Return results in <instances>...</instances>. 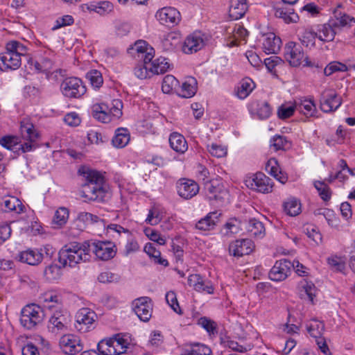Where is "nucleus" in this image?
<instances>
[{
    "label": "nucleus",
    "instance_id": "nucleus-1",
    "mask_svg": "<svg viewBox=\"0 0 355 355\" xmlns=\"http://www.w3.org/2000/svg\"><path fill=\"white\" fill-rule=\"evenodd\" d=\"M78 173L85 180L82 185V197L90 201L105 202L108 200L110 195L101 173L87 166H81Z\"/></svg>",
    "mask_w": 355,
    "mask_h": 355
},
{
    "label": "nucleus",
    "instance_id": "nucleus-2",
    "mask_svg": "<svg viewBox=\"0 0 355 355\" xmlns=\"http://www.w3.org/2000/svg\"><path fill=\"white\" fill-rule=\"evenodd\" d=\"M336 19H331L328 23L318 26V38L324 42L334 40L337 30L342 27L352 26L355 24V19L347 14L335 12Z\"/></svg>",
    "mask_w": 355,
    "mask_h": 355
},
{
    "label": "nucleus",
    "instance_id": "nucleus-3",
    "mask_svg": "<svg viewBox=\"0 0 355 355\" xmlns=\"http://www.w3.org/2000/svg\"><path fill=\"white\" fill-rule=\"evenodd\" d=\"M44 318V313L41 306L35 304L25 306L21 312L20 322L26 329H35Z\"/></svg>",
    "mask_w": 355,
    "mask_h": 355
},
{
    "label": "nucleus",
    "instance_id": "nucleus-4",
    "mask_svg": "<svg viewBox=\"0 0 355 355\" xmlns=\"http://www.w3.org/2000/svg\"><path fill=\"white\" fill-rule=\"evenodd\" d=\"M60 90L65 97L69 98H78L87 92L82 80L76 77L64 78L60 85Z\"/></svg>",
    "mask_w": 355,
    "mask_h": 355
},
{
    "label": "nucleus",
    "instance_id": "nucleus-5",
    "mask_svg": "<svg viewBox=\"0 0 355 355\" xmlns=\"http://www.w3.org/2000/svg\"><path fill=\"white\" fill-rule=\"evenodd\" d=\"M77 243L64 245L58 253V261L63 267H73L80 261H83V254L78 251Z\"/></svg>",
    "mask_w": 355,
    "mask_h": 355
},
{
    "label": "nucleus",
    "instance_id": "nucleus-6",
    "mask_svg": "<svg viewBox=\"0 0 355 355\" xmlns=\"http://www.w3.org/2000/svg\"><path fill=\"white\" fill-rule=\"evenodd\" d=\"M284 57L291 66L298 67L302 62H304V66H311L309 58L303 52L300 45L293 42H288L284 48Z\"/></svg>",
    "mask_w": 355,
    "mask_h": 355
},
{
    "label": "nucleus",
    "instance_id": "nucleus-7",
    "mask_svg": "<svg viewBox=\"0 0 355 355\" xmlns=\"http://www.w3.org/2000/svg\"><path fill=\"white\" fill-rule=\"evenodd\" d=\"M245 185L251 189L263 193H270L272 191L273 182L272 179L264 173L259 172L245 180Z\"/></svg>",
    "mask_w": 355,
    "mask_h": 355
},
{
    "label": "nucleus",
    "instance_id": "nucleus-8",
    "mask_svg": "<svg viewBox=\"0 0 355 355\" xmlns=\"http://www.w3.org/2000/svg\"><path fill=\"white\" fill-rule=\"evenodd\" d=\"M97 318L94 311L88 308L80 309L76 315L75 327L80 332L89 331L94 328V322Z\"/></svg>",
    "mask_w": 355,
    "mask_h": 355
},
{
    "label": "nucleus",
    "instance_id": "nucleus-9",
    "mask_svg": "<svg viewBox=\"0 0 355 355\" xmlns=\"http://www.w3.org/2000/svg\"><path fill=\"white\" fill-rule=\"evenodd\" d=\"M294 266L295 263L286 259L277 261L269 272V277L275 282L282 281L288 276Z\"/></svg>",
    "mask_w": 355,
    "mask_h": 355
},
{
    "label": "nucleus",
    "instance_id": "nucleus-10",
    "mask_svg": "<svg viewBox=\"0 0 355 355\" xmlns=\"http://www.w3.org/2000/svg\"><path fill=\"white\" fill-rule=\"evenodd\" d=\"M157 19L163 25L174 26L181 20L180 12L173 7H164L159 10L155 15Z\"/></svg>",
    "mask_w": 355,
    "mask_h": 355
},
{
    "label": "nucleus",
    "instance_id": "nucleus-11",
    "mask_svg": "<svg viewBox=\"0 0 355 355\" xmlns=\"http://www.w3.org/2000/svg\"><path fill=\"white\" fill-rule=\"evenodd\" d=\"M320 109L324 112H331L336 110L342 104V99L333 90H325L321 94Z\"/></svg>",
    "mask_w": 355,
    "mask_h": 355
},
{
    "label": "nucleus",
    "instance_id": "nucleus-12",
    "mask_svg": "<svg viewBox=\"0 0 355 355\" xmlns=\"http://www.w3.org/2000/svg\"><path fill=\"white\" fill-rule=\"evenodd\" d=\"M133 310L139 318L144 322H148L152 316L151 300L148 297H141L132 302Z\"/></svg>",
    "mask_w": 355,
    "mask_h": 355
},
{
    "label": "nucleus",
    "instance_id": "nucleus-13",
    "mask_svg": "<svg viewBox=\"0 0 355 355\" xmlns=\"http://www.w3.org/2000/svg\"><path fill=\"white\" fill-rule=\"evenodd\" d=\"M60 345L64 353L74 355L83 350L80 338L73 334H66L61 337Z\"/></svg>",
    "mask_w": 355,
    "mask_h": 355
},
{
    "label": "nucleus",
    "instance_id": "nucleus-14",
    "mask_svg": "<svg viewBox=\"0 0 355 355\" xmlns=\"http://www.w3.org/2000/svg\"><path fill=\"white\" fill-rule=\"evenodd\" d=\"M254 243L248 239H243L232 242L229 245V252L234 257L249 254L254 249Z\"/></svg>",
    "mask_w": 355,
    "mask_h": 355
},
{
    "label": "nucleus",
    "instance_id": "nucleus-15",
    "mask_svg": "<svg viewBox=\"0 0 355 355\" xmlns=\"http://www.w3.org/2000/svg\"><path fill=\"white\" fill-rule=\"evenodd\" d=\"M21 66V58L13 51H9L6 48V51L0 53V70H15Z\"/></svg>",
    "mask_w": 355,
    "mask_h": 355
},
{
    "label": "nucleus",
    "instance_id": "nucleus-16",
    "mask_svg": "<svg viewBox=\"0 0 355 355\" xmlns=\"http://www.w3.org/2000/svg\"><path fill=\"white\" fill-rule=\"evenodd\" d=\"M93 245V252L101 260H109L116 254V250H114V245H112L110 242L97 241L94 243Z\"/></svg>",
    "mask_w": 355,
    "mask_h": 355
},
{
    "label": "nucleus",
    "instance_id": "nucleus-17",
    "mask_svg": "<svg viewBox=\"0 0 355 355\" xmlns=\"http://www.w3.org/2000/svg\"><path fill=\"white\" fill-rule=\"evenodd\" d=\"M199 191L198 184L191 180L181 179L178 184V193L184 199H190Z\"/></svg>",
    "mask_w": 355,
    "mask_h": 355
},
{
    "label": "nucleus",
    "instance_id": "nucleus-18",
    "mask_svg": "<svg viewBox=\"0 0 355 355\" xmlns=\"http://www.w3.org/2000/svg\"><path fill=\"white\" fill-rule=\"evenodd\" d=\"M190 286L198 292H205L208 294L214 293V288L210 281L205 280L199 274H192L188 278Z\"/></svg>",
    "mask_w": 355,
    "mask_h": 355
},
{
    "label": "nucleus",
    "instance_id": "nucleus-19",
    "mask_svg": "<svg viewBox=\"0 0 355 355\" xmlns=\"http://www.w3.org/2000/svg\"><path fill=\"white\" fill-rule=\"evenodd\" d=\"M67 324L68 318L67 315L56 311L49 320L48 329L51 332L57 334L67 330Z\"/></svg>",
    "mask_w": 355,
    "mask_h": 355
},
{
    "label": "nucleus",
    "instance_id": "nucleus-20",
    "mask_svg": "<svg viewBox=\"0 0 355 355\" xmlns=\"http://www.w3.org/2000/svg\"><path fill=\"white\" fill-rule=\"evenodd\" d=\"M204 44L200 33H193L186 38L182 46V51L187 54L196 53L200 50Z\"/></svg>",
    "mask_w": 355,
    "mask_h": 355
},
{
    "label": "nucleus",
    "instance_id": "nucleus-21",
    "mask_svg": "<svg viewBox=\"0 0 355 355\" xmlns=\"http://www.w3.org/2000/svg\"><path fill=\"white\" fill-rule=\"evenodd\" d=\"M44 255L38 250L28 249L20 252L17 259L21 263L31 266H37L42 262Z\"/></svg>",
    "mask_w": 355,
    "mask_h": 355
},
{
    "label": "nucleus",
    "instance_id": "nucleus-22",
    "mask_svg": "<svg viewBox=\"0 0 355 355\" xmlns=\"http://www.w3.org/2000/svg\"><path fill=\"white\" fill-rule=\"evenodd\" d=\"M248 10L246 0H231L229 16L232 20H237L244 16Z\"/></svg>",
    "mask_w": 355,
    "mask_h": 355
},
{
    "label": "nucleus",
    "instance_id": "nucleus-23",
    "mask_svg": "<svg viewBox=\"0 0 355 355\" xmlns=\"http://www.w3.org/2000/svg\"><path fill=\"white\" fill-rule=\"evenodd\" d=\"M275 15L277 17L282 18L285 23H297L299 20V16L295 12L294 9L290 8L282 5L275 7Z\"/></svg>",
    "mask_w": 355,
    "mask_h": 355
},
{
    "label": "nucleus",
    "instance_id": "nucleus-24",
    "mask_svg": "<svg viewBox=\"0 0 355 355\" xmlns=\"http://www.w3.org/2000/svg\"><path fill=\"white\" fill-rule=\"evenodd\" d=\"M108 110L109 106L105 103L95 104L92 107V116L102 123H109L112 120V117Z\"/></svg>",
    "mask_w": 355,
    "mask_h": 355
},
{
    "label": "nucleus",
    "instance_id": "nucleus-25",
    "mask_svg": "<svg viewBox=\"0 0 355 355\" xmlns=\"http://www.w3.org/2000/svg\"><path fill=\"white\" fill-rule=\"evenodd\" d=\"M20 130L22 137L31 142L35 141L39 136L33 124L27 119H24L21 121Z\"/></svg>",
    "mask_w": 355,
    "mask_h": 355
},
{
    "label": "nucleus",
    "instance_id": "nucleus-26",
    "mask_svg": "<svg viewBox=\"0 0 355 355\" xmlns=\"http://www.w3.org/2000/svg\"><path fill=\"white\" fill-rule=\"evenodd\" d=\"M252 112H256L257 116L260 119H268L271 113L272 109L269 103L266 101H254L250 105Z\"/></svg>",
    "mask_w": 355,
    "mask_h": 355
},
{
    "label": "nucleus",
    "instance_id": "nucleus-27",
    "mask_svg": "<svg viewBox=\"0 0 355 355\" xmlns=\"http://www.w3.org/2000/svg\"><path fill=\"white\" fill-rule=\"evenodd\" d=\"M171 147L176 152L184 153L188 148L185 138L178 132H173L169 137Z\"/></svg>",
    "mask_w": 355,
    "mask_h": 355
},
{
    "label": "nucleus",
    "instance_id": "nucleus-28",
    "mask_svg": "<svg viewBox=\"0 0 355 355\" xmlns=\"http://www.w3.org/2000/svg\"><path fill=\"white\" fill-rule=\"evenodd\" d=\"M219 215L216 211L209 213L196 223V227L204 231L212 230L218 221Z\"/></svg>",
    "mask_w": 355,
    "mask_h": 355
},
{
    "label": "nucleus",
    "instance_id": "nucleus-29",
    "mask_svg": "<svg viewBox=\"0 0 355 355\" xmlns=\"http://www.w3.org/2000/svg\"><path fill=\"white\" fill-rule=\"evenodd\" d=\"M281 44V39L279 37L275 36L274 34H271L267 37L263 45L266 53L276 54L280 50Z\"/></svg>",
    "mask_w": 355,
    "mask_h": 355
},
{
    "label": "nucleus",
    "instance_id": "nucleus-30",
    "mask_svg": "<svg viewBox=\"0 0 355 355\" xmlns=\"http://www.w3.org/2000/svg\"><path fill=\"white\" fill-rule=\"evenodd\" d=\"M130 141V134L127 128H120L116 130L114 137L112 142L114 146L116 148L125 147Z\"/></svg>",
    "mask_w": 355,
    "mask_h": 355
},
{
    "label": "nucleus",
    "instance_id": "nucleus-31",
    "mask_svg": "<svg viewBox=\"0 0 355 355\" xmlns=\"http://www.w3.org/2000/svg\"><path fill=\"white\" fill-rule=\"evenodd\" d=\"M166 58L160 57L153 60L149 67L150 72L153 74H162L166 73L170 67Z\"/></svg>",
    "mask_w": 355,
    "mask_h": 355
},
{
    "label": "nucleus",
    "instance_id": "nucleus-32",
    "mask_svg": "<svg viewBox=\"0 0 355 355\" xmlns=\"http://www.w3.org/2000/svg\"><path fill=\"white\" fill-rule=\"evenodd\" d=\"M180 89L179 81L172 75H167L162 81V89L164 93L169 94L175 92L178 94Z\"/></svg>",
    "mask_w": 355,
    "mask_h": 355
},
{
    "label": "nucleus",
    "instance_id": "nucleus-33",
    "mask_svg": "<svg viewBox=\"0 0 355 355\" xmlns=\"http://www.w3.org/2000/svg\"><path fill=\"white\" fill-rule=\"evenodd\" d=\"M255 87V84L250 78L242 80L240 86L238 87L237 96L241 99L245 98Z\"/></svg>",
    "mask_w": 355,
    "mask_h": 355
},
{
    "label": "nucleus",
    "instance_id": "nucleus-34",
    "mask_svg": "<svg viewBox=\"0 0 355 355\" xmlns=\"http://www.w3.org/2000/svg\"><path fill=\"white\" fill-rule=\"evenodd\" d=\"M196 80L194 78H190L184 82L180 87L178 94L183 98H191L196 92Z\"/></svg>",
    "mask_w": 355,
    "mask_h": 355
},
{
    "label": "nucleus",
    "instance_id": "nucleus-35",
    "mask_svg": "<svg viewBox=\"0 0 355 355\" xmlns=\"http://www.w3.org/2000/svg\"><path fill=\"white\" fill-rule=\"evenodd\" d=\"M144 251L153 259L155 263L164 266H167L168 262L161 257V252L157 250L155 245L150 243H147L144 247Z\"/></svg>",
    "mask_w": 355,
    "mask_h": 355
},
{
    "label": "nucleus",
    "instance_id": "nucleus-36",
    "mask_svg": "<svg viewBox=\"0 0 355 355\" xmlns=\"http://www.w3.org/2000/svg\"><path fill=\"white\" fill-rule=\"evenodd\" d=\"M270 167L269 169V173L275 177L281 183H285L288 178L284 175L281 171H279V166H277V162L275 159H270L268 161L266 168Z\"/></svg>",
    "mask_w": 355,
    "mask_h": 355
},
{
    "label": "nucleus",
    "instance_id": "nucleus-37",
    "mask_svg": "<svg viewBox=\"0 0 355 355\" xmlns=\"http://www.w3.org/2000/svg\"><path fill=\"white\" fill-rule=\"evenodd\" d=\"M284 210L286 214L291 216H295L301 211V205L295 199H290L284 203Z\"/></svg>",
    "mask_w": 355,
    "mask_h": 355
},
{
    "label": "nucleus",
    "instance_id": "nucleus-38",
    "mask_svg": "<svg viewBox=\"0 0 355 355\" xmlns=\"http://www.w3.org/2000/svg\"><path fill=\"white\" fill-rule=\"evenodd\" d=\"M44 276L49 282L56 281L61 277V268L55 264H51L46 267Z\"/></svg>",
    "mask_w": 355,
    "mask_h": 355
},
{
    "label": "nucleus",
    "instance_id": "nucleus-39",
    "mask_svg": "<svg viewBox=\"0 0 355 355\" xmlns=\"http://www.w3.org/2000/svg\"><path fill=\"white\" fill-rule=\"evenodd\" d=\"M198 324L205 329L210 336L217 334L216 323L207 317H201L198 320Z\"/></svg>",
    "mask_w": 355,
    "mask_h": 355
},
{
    "label": "nucleus",
    "instance_id": "nucleus-40",
    "mask_svg": "<svg viewBox=\"0 0 355 355\" xmlns=\"http://www.w3.org/2000/svg\"><path fill=\"white\" fill-rule=\"evenodd\" d=\"M247 229L248 232L254 236H261L265 232L263 223L255 218H252L249 220Z\"/></svg>",
    "mask_w": 355,
    "mask_h": 355
},
{
    "label": "nucleus",
    "instance_id": "nucleus-41",
    "mask_svg": "<svg viewBox=\"0 0 355 355\" xmlns=\"http://www.w3.org/2000/svg\"><path fill=\"white\" fill-rule=\"evenodd\" d=\"M212 352L205 345L195 343L192 345L191 350L186 352L182 355H211Z\"/></svg>",
    "mask_w": 355,
    "mask_h": 355
},
{
    "label": "nucleus",
    "instance_id": "nucleus-42",
    "mask_svg": "<svg viewBox=\"0 0 355 355\" xmlns=\"http://www.w3.org/2000/svg\"><path fill=\"white\" fill-rule=\"evenodd\" d=\"M271 146H272L275 150H286L291 147V143L286 137L281 135H275L271 139Z\"/></svg>",
    "mask_w": 355,
    "mask_h": 355
},
{
    "label": "nucleus",
    "instance_id": "nucleus-43",
    "mask_svg": "<svg viewBox=\"0 0 355 355\" xmlns=\"http://www.w3.org/2000/svg\"><path fill=\"white\" fill-rule=\"evenodd\" d=\"M295 110H297V105L295 103L291 105L282 104L277 109V116L280 119H286L292 116Z\"/></svg>",
    "mask_w": 355,
    "mask_h": 355
},
{
    "label": "nucleus",
    "instance_id": "nucleus-44",
    "mask_svg": "<svg viewBox=\"0 0 355 355\" xmlns=\"http://www.w3.org/2000/svg\"><path fill=\"white\" fill-rule=\"evenodd\" d=\"M314 186L318 190L319 196L324 201H329L330 200L331 193L327 184L324 182L315 181Z\"/></svg>",
    "mask_w": 355,
    "mask_h": 355
},
{
    "label": "nucleus",
    "instance_id": "nucleus-45",
    "mask_svg": "<svg viewBox=\"0 0 355 355\" xmlns=\"http://www.w3.org/2000/svg\"><path fill=\"white\" fill-rule=\"evenodd\" d=\"M348 70L347 67L339 62H330L324 69V73L327 76H331L332 73L337 71H347Z\"/></svg>",
    "mask_w": 355,
    "mask_h": 355
},
{
    "label": "nucleus",
    "instance_id": "nucleus-46",
    "mask_svg": "<svg viewBox=\"0 0 355 355\" xmlns=\"http://www.w3.org/2000/svg\"><path fill=\"white\" fill-rule=\"evenodd\" d=\"M86 78L89 80L92 87L95 88H99L103 83L102 74L97 70H92L87 73Z\"/></svg>",
    "mask_w": 355,
    "mask_h": 355
},
{
    "label": "nucleus",
    "instance_id": "nucleus-47",
    "mask_svg": "<svg viewBox=\"0 0 355 355\" xmlns=\"http://www.w3.org/2000/svg\"><path fill=\"white\" fill-rule=\"evenodd\" d=\"M121 277L116 273L110 271L102 272L98 276V280L103 284L116 283L119 282Z\"/></svg>",
    "mask_w": 355,
    "mask_h": 355
},
{
    "label": "nucleus",
    "instance_id": "nucleus-48",
    "mask_svg": "<svg viewBox=\"0 0 355 355\" xmlns=\"http://www.w3.org/2000/svg\"><path fill=\"white\" fill-rule=\"evenodd\" d=\"M6 49L14 53H16L21 58L22 55L26 53L27 49L25 46L17 41H11L7 43Z\"/></svg>",
    "mask_w": 355,
    "mask_h": 355
},
{
    "label": "nucleus",
    "instance_id": "nucleus-49",
    "mask_svg": "<svg viewBox=\"0 0 355 355\" xmlns=\"http://www.w3.org/2000/svg\"><path fill=\"white\" fill-rule=\"evenodd\" d=\"M316 37H318L317 32L306 30L301 35L300 41L306 46H313Z\"/></svg>",
    "mask_w": 355,
    "mask_h": 355
},
{
    "label": "nucleus",
    "instance_id": "nucleus-50",
    "mask_svg": "<svg viewBox=\"0 0 355 355\" xmlns=\"http://www.w3.org/2000/svg\"><path fill=\"white\" fill-rule=\"evenodd\" d=\"M94 242L90 241H86L83 243H78L77 248H78V251L81 252L83 254V261H88L90 257V252L94 250Z\"/></svg>",
    "mask_w": 355,
    "mask_h": 355
},
{
    "label": "nucleus",
    "instance_id": "nucleus-51",
    "mask_svg": "<svg viewBox=\"0 0 355 355\" xmlns=\"http://www.w3.org/2000/svg\"><path fill=\"white\" fill-rule=\"evenodd\" d=\"M123 103L119 99H114L112 101L111 106H109L108 112L111 114L112 117L119 119L122 114Z\"/></svg>",
    "mask_w": 355,
    "mask_h": 355
},
{
    "label": "nucleus",
    "instance_id": "nucleus-52",
    "mask_svg": "<svg viewBox=\"0 0 355 355\" xmlns=\"http://www.w3.org/2000/svg\"><path fill=\"white\" fill-rule=\"evenodd\" d=\"M314 321L315 324L307 327V331L311 336L317 338H320L324 331V324L316 320H314Z\"/></svg>",
    "mask_w": 355,
    "mask_h": 355
},
{
    "label": "nucleus",
    "instance_id": "nucleus-53",
    "mask_svg": "<svg viewBox=\"0 0 355 355\" xmlns=\"http://www.w3.org/2000/svg\"><path fill=\"white\" fill-rule=\"evenodd\" d=\"M68 217L69 211L67 209L61 207L55 211L53 222L59 225H62L66 223Z\"/></svg>",
    "mask_w": 355,
    "mask_h": 355
},
{
    "label": "nucleus",
    "instance_id": "nucleus-54",
    "mask_svg": "<svg viewBox=\"0 0 355 355\" xmlns=\"http://www.w3.org/2000/svg\"><path fill=\"white\" fill-rule=\"evenodd\" d=\"M315 110V105L312 100H305L304 103L297 105V110H299L300 112H303L306 115L309 114L310 116H313V111Z\"/></svg>",
    "mask_w": 355,
    "mask_h": 355
},
{
    "label": "nucleus",
    "instance_id": "nucleus-55",
    "mask_svg": "<svg viewBox=\"0 0 355 355\" xmlns=\"http://www.w3.org/2000/svg\"><path fill=\"white\" fill-rule=\"evenodd\" d=\"M224 229L226 230L225 234L229 233L236 234L241 229L240 221L236 218H231L225 224Z\"/></svg>",
    "mask_w": 355,
    "mask_h": 355
},
{
    "label": "nucleus",
    "instance_id": "nucleus-56",
    "mask_svg": "<svg viewBox=\"0 0 355 355\" xmlns=\"http://www.w3.org/2000/svg\"><path fill=\"white\" fill-rule=\"evenodd\" d=\"M166 300L175 312L178 313V314H182V311L174 292H168L166 295Z\"/></svg>",
    "mask_w": 355,
    "mask_h": 355
},
{
    "label": "nucleus",
    "instance_id": "nucleus-57",
    "mask_svg": "<svg viewBox=\"0 0 355 355\" xmlns=\"http://www.w3.org/2000/svg\"><path fill=\"white\" fill-rule=\"evenodd\" d=\"M175 40L176 37L173 33H168L162 40V47L163 50L165 51H172L175 47L173 40Z\"/></svg>",
    "mask_w": 355,
    "mask_h": 355
},
{
    "label": "nucleus",
    "instance_id": "nucleus-58",
    "mask_svg": "<svg viewBox=\"0 0 355 355\" xmlns=\"http://www.w3.org/2000/svg\"><path fill=\"white\" fill-rule=\"evenodd\" d=\"M17 140L16 137L7 135L0 139V144L8 150H13V147L17 144Z\"/></svg>",
    "mask_w": 355,
    "mask_h": 355
},
{
    "label": "nucleus",
    "instance_id": "nucleus-59",
    "mask_svg": "<svg viewBox=\"0 0 355 355\" xmlns=\"http://www.w3.org/2000/svg\"><path fill=\"white\" fill-rule=\"evenodd\" d=\"M284 60L276 55L271 56L264 60V64L269 71L272 72L275 67L279 64H283Z\"/></svg>",
    "mask_w": 355,
    "mask_h": 355
},
{
    "label": "nucleus",
    "instance_id": "nucleus-60",
    "mask_svg": "<svg viewBox=\"0 0 355 355\" xmlns=\"http://www.w3.org/2000/svg\"><path fill=\"white\" fill-rule=\"evenodd\" d=\"M327 262L336 271L342 272L345 268V262L338 257L328 258Z\"/></svg>",
    "mask_w": 355,
    "mask_h": 355
},
{
    "label": "nucleus",
    "instance_id": "nucleus-61",
    "mask_svg": "<svg viewBox=\"0 0 355 355\" xmlns=\"http://www.w3.org/2000/svg\"><path fill=\"white\" fill-rule=\"evenodd\" d=\"M113 343L114 344L116 352H119V354H122L126 352L128 345L129 343L127 340L123 338H113Z\"/></svg>",
    "mask_w": 355,
    "mask_h": 355
},
{
    "label": "nucleus",
    "instance_id": "nucleus-62",
    "mask_svg": "<svg viewBox=\"0 0 355 355\" xmlns=\"http://www.w3.org/2000/svg\"><path fill=\"white\" fill-rule=\"evenodd\" d=\"M98 216L88 212H81L78 216V220L87 224H94L98 222Z\"/></svg>",
    "mask_w": 355,
    "mask_h": 355
},
{
    "label": "nucleus",
    "instance_id": "nucleus-63",
    "mask_svg": "<svg viewBox=\"0 0 355 355\" xmlns=\"http://www.w3.org/2000/svg\"><path fill=\"white\" fill-rule=\"evenodd\" d=\"M304 232L309 238L311 239L317 244L322 241V235L317 232L313 226H308L304 228Z\"/></svg>",
    "mask_w": 355,
    "mask_h": 355
},
{
    "label": "nucleus",
    "instance_id": "nucleus-64",
    "mask_svg": "<svg viewBox=\"0 0 355 355\" xmlns=\"http://www.w3.org/2000/svg\"><path fill=\"white\" fill-rule=\"evenodd\" d=\"M150 70L149 68L143 64H137L134 69L135 75L139 79H145L149 76Z\"/></svg>",
    "mask_w": 355,
    "mask_h": 355
}]
</instances>
